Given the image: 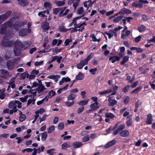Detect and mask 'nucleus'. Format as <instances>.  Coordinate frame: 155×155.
<instances>
[{"instance_id": "nucleus-1", "label": "nucleus", "mask_w": 155, "mask_h": 155, "mask_svg": "<svg viewBox=\"0 0 155 155\" xmlns=\"http://www.w3.org/2000/svg\"><path fill=\"white\" fill-rule=\"evenodd\" d=\"M10 18L9 20L2 25L0 27V33L1 35L5 34L6 32V30L8 28L12 27V19Z\"/></svg>"}, {"instance_id": "nucleus-2", "label": "nucleus", "mask_w": 155, "mask_h": 155, "mask_svg": "<svg viewBox=\"0 0 155 155\" xmlns=\"http://www.w3.org/2000/svg\"><path fill=\"white\" fill-rule=\"evenodd\" d=\"M14 46V52L15 56H19L21 54V51L23 49L22 42L18 40L13 42Z\"/></svg>"}, {"instance_id": "nucleus-3", "label": "nucleus", "mask_w": 155, "mask_h": 155, "mask_svg": "<svg viewBox=\"0 0 155 155\" xmlns=\"http://www.w3.org/2000/svg\"><path fill=\"white\" fill-rule=\"evenodd\" d=\"M27 24V22L26 21H16L14 24H13L12 23V27H13L14 29L16 31H18L20 29V28L24 26Z\"/></svg>"}, {"instance_id": "nucleus-4", "label": "nucleus", "mask_w": 155, "mask_h": 155, "mask_svg": "<svg viewBox=\"0 0 155 155\" xmlns=\"http://www.w3.org/2000/svg\"><path fill=\"white\" fill-rule=\"evenodd\" d=\"M31 31V29L23 28L19 31V35L21 36H24L27 35L28 33H30Z\"/></svg>"}, {"instance_id": "nucleus-5", "label": "nucleus", "mask_w": 155, "mask_h": 155, "mask_svg": "<svg viewBox=\"0 0 155 155\" xmlns=\"http://www.w3.org/2000/svg\"><path fill=\"white\" fill-rule=\"evenodd\" d=\"M1 45L4 47H9L13 45V41H12L2 40Z\"/></svg>"}, {"instance_id": "nucleus-6", "label": "nucleus", "mask_w": 155, "mask_h": 155, "mask_svg": "<svg viewBox=\"0 0 155 155\" xmlns=\"http://www.w3.org/2000/svg\"><path fill=\"white\" fill-rule=\"evenodd\" d=\"M125 127L124 124H122L120 125L117 130L114 131L113 134L114 135H117L120 132L122 131Z\"/></svg>"}, {"instance_id": "nucleus-7", "label": "nucleus", "mask_w": 155, "mask_h": 155, "mask_svg": "<svg viewBox=\"0 0 155 155\" xmlns=\"http://www.w3.org/2000/svg\"><path fill=\"white\" fill-rule=\"evenodd\" d=\"M84 14H83L81 16L77 17H76L73 18V19L72 20V22L69 24V25H68V27H71V26H72V25H73V24H74V26H76V25L77 20L80 19L82 17L84 16Z\"/></svg>"}, {"instance_id": "nucleus-8", "label": "nucleus", "mask_w": 155, "mask_h": 155, "mask_svg": "<svg viewBox=\"0 0 155 155\" xmlns=\"http://www.w3.org/2000/svg\"><path fill=\"white\" fill-rule=\"evenodd\" d=\"M14 62L12 60H9L7 62L6 66L9 70L13 69L14 68Z\"/></svg>"}, {"instance_id": "nucleus-9", "label": "nucleus", "mask_w": 155, "mask_h": 155, "mask_svg": "<svg viewBox=\"0 0 155 155\" xmlns=\"http://www.w3.org/2000/svg\"><path fill=\"white\" fill-rule=\"evenodd\" d=\"M108 101L109 102L108 105L109 106H114L117 103V101L115 99H112L110 97H109Z\"/></svg>"}, {"instance_id": "nucleus-10", "label": "nucleus", "mask_w": 155, "mask_h": 155, "mask_svg": "<svg viewBox=\"0 0 155 155\" xmlns=\"http://www.w3.org/2000/svg\"><path fill=\"white\" fill-rule=\"evenodd\" d=\"M116 143V141L115 140H113L108 142L104 146V147L105 149H107L114 145Z\"/></svg>"}, {"instance_id": "nucleus-11", "label": "nucleus", "mask_w": 155, "mask_h": 155, "mask_svg": "<svg viewBox=\"0 0 155 155\" xmlns=\"http://www.w3.org/2000/svg\"><path fill=\"white\" fill-rule=\"evenodd\" d=\"M49 23L46 21L43 22L41 24V28L44 30L47 31L50 28Z\"/></svg>"}, {"instance_id": "nucleus-12", "label": "nucleus", "mask_w": 155, "mask_h": 155, "mask_svg": "<svg viewBox=\"0 0 155 155\" xmlns=\"http://www.w3.org/2000/svg\"><path fill=\"white\" fill-rule=\"evenodd\" d=\"M153 121V118L151 114H149L147 115V120L146 123L147 124H151Z\"/></svg>"}, {"instance_id": "nucleus-13", "label": "nucleus", "mask_w": 155, "mask_h": 155, "mask_svg": "<svg viewBox=\"0 0 155 155\" xmlns=\"http://www.w3.org/2000/svg\"><path fill=\"white\" fill-rule=\"evenodd\" d=\"M83 145L82 142L78 141H76L72 143V145L74 148H77L80 147Z\"/></svg>"}, {"instance_id": "nucleus-14", "label": "nucleus", "mask_w": 155, "mask_h": 155, "mask_svg": "<svg viewBox=\"0 0 155 155\" xmlns=\"http://www.w3.org/2000/svg\"><path fill=\"white\" fill-rule=\"evenodd\" d=\"M120 12L121 14H130L132 13V11L131 10L124 8L121 9L120 10Z\"/></svg>"}, {"instance_id": "nucleus-15", "label": "nucleus", "mask_w": 155, "mask_h": 155, "mask_svg": "<svg viewBox=\"0 0 155 155\" xmlns=\"http://www.w3.org/2000/svg\"><path fill=\"white\" fill-rule=\"evenodd\" d=\"M47 78L49 79H54L55 82H57L58 81V79L60 78V76L58 75H52L48 76Z\"/></svg>"}, {"instance_id": "nucleus-16", "label": "nucleus", "mask_w": 155, "mask_h": 155, "mask_svg": "<svg viewBox=\"0 0 155 155\" xmlns=\"http://www.w3.org/2000/svg\"><path fill=\"white\" fill-rule=\"evenodd\" d=\"M129 134L130 133L128 131L125 130L120 132V135L122 137H125L128 136Z\"/></svg>"}, {"instance_id": "nucleus-17", "label": "nucleus", "mask_w": 155, "mask_h": 155, "mask_svg": "<svg viewBox=\"0 0 155 155\" xmlns=\"http://www.w3.org/2000/svg\"><path fill=\"white\" fill-rule=\"evenodd\" d=\"M19 5L22 7H25L28 3V0H18Z\"/></svg>"}, {"instance_id": "nucleus-18", "label": "nucleus", "mask_w": 155, "mask_h": 155, "mask_svg": "<svg viewBox=\"0 0 155 155\" xmlns=\"http://www.w3.org/2000/svg\"><path fill=\"white\" fill-rule=\"evenodd\" d=\"M23 49H26L28 48L31 45V43L30 42H28V41H26L22 43Z\"/></svg>"}, {"instance_id": "nucleus-19", "label": "nucleus", "mask_w": 155, "mask_h": 155, "mask_svg": "<svg viewBox=\"0 0 155 155\" xmlns=\"http://www.w3.org/2000/svg\"><path fill=\"white\" fill-rule=\"evenodd\" d=\"M16 104V103H15V101H11L8 104V107L9 108H13L14 109H16V107H17Z\"/></svg>"}, {"instance_id": "nucleus-20", "label": "nucleus", "mask_w": 155, "mask_h": 155, "mask_svg": "<svg viewBox=\"0 0 155 155\" xmlns=\"http://www.w3.org/2000/svg\"><path fill=\"white\" fill-rule=\"evenodd\" d=\"M114 58H115V60L112 61H111V62L112 63H114L116 61H119L120 59V57L116 56H113L110 57L109 58V60L110 61H111Z\"/></svg>"}, {"instance_id": "nucleus-21", "label": "nucleus", "mask_w": 155, "mask_h": 155, "mask_svg": "<svg viewBox=\"0 0 155 155\" xmlns=\"http://www.w3.org/2000/svg\"><path fill=\"white\" fill-rule=\"evenodd\" d=\"M84 77V75L81 72H80L76 76L75 78L77 80H81L83 79Z\"/></svg>"}, {"instance_id": "nucleus-22", "label": "nucleus", "mask_w": 155, "mask_h": 155, "mask_svg": "<svg viewBox=\"0 0 155 155\" xmlns=\"http://www.w3.org/2000/svg\"><path fill=\"white\" fill-rule=\"evenodd\" d=\"M61 149L63 150H66L67 148H69L70 147L69 143L67 142L64 143L61 145Z\"/></svg>"}, {"instance_id": "nucleus-23", "label": "nucleus", "mask_w": 155, "mask_h": 155, "mask_svg": "<svg viewBox=\"0 0 155 155\" xmlns=\"http://www.w3.org/2000/svg\"><path fill=\"white\" fill-rule=\"evenodd\" d=\"M19 114L20 115L19 117V121L21 122H22L25 119L26 116L25 114H22V112L21 111H20Z\"/></svg>"}, {"instance_id": "nucleus-24", "label": "nucleus", "mask_w": 155, "mask_h": 155, "mask_svg": "<svg viewBox=\"0 0 155 155\" xmlns=\"http://www.w3.org/2000/svg\"><path fill=\"white\" fill-rule=\"evenodd\" d=\"M85 64H86L84 63V61L83 60H82L77 64V68L78 69H81Z\"/></svg>"}, {"instance_id": "nucleus-25", "label": "nucleus", "mask_w": 155, "mask_h": 155, "mask_svg": "<svg viewBox=\"0 0 155 155\" xmlns=\"http://www.w3.org/2000/svg\"><path fill=\"white\" fill-rule=\"evenodd\" d=\"M105 117L107 118H110L111 119H113L115 117V115L111 113H106L105 114Z\"/></svg>"}, {"instance_id": "nucleus-26", "label": "nucleus", "mask_w": 155, "mask_h": 155, "mask_svg": "<svg viewBox=\"0 0 155 155\" xmlns=\"http://www.w3.org/2000/svg\"><path fill=\"white\" fill-rule=\"evenodd\" d=\"M129 59V57L128 56L126 55L123 58V61L120 62V64L121 65H123L125 63L127 62Z\"/></svg>"}, {"instance_id": "nucleus-27", "label": "nucleus", "mask_w": 155, "mask_h": 155, "mask_svg": "<svg viewBox=\"0 0 155 155\" xmlns=\"http://www.w3.org/2000/svg\"><path fill=\"white\" fill-rule=\"evenodd\" d=\"M44 6L46 9L50 10L51 8V5L49 2H45L44 3Z\"/></svg>"}, {"instance_id": "nucleus-28", "label": "nucleus", "mask_w": 155, "mask_h": 155, "mask_svg": "<svg viewBox=\"0 0 155 155\" xmlns=\"http://www.w3.org/2000/svg\"><path fill=\"white\" fill-rule=\"evenodd\" d=\"M143 88V87L142 86H139L138 87H137L134 89L133 91H132L130 93L131 94H133L137 93L140 90H141L142 88Z\"/></svg>"}, {"instance_id": "nucleus-29", "label": "nucleus", "mask_w": 155, "mask_h": 155, "mask_svg": "<svg viewBox=\"0 0 155 155\" xmlns=\"http://www.w3.org/2000/svg\"><path fill=\"white\" fill-rule=\"evenodd\" d=\"M132 6L133 7L137 8H141L143 7V5L141 4H137L136 2H134L132 4Z\"/></svg>"}, {"instance_id": "nucleus-30", "label": "nucleus", "mask_w": 155, "mask_h": 155, "mask_svg": "<svg viewBox=\"0 0 155 155\" xmlns=\"http://www.w3.org/2000/svg\"><path fill=\"white\" fill-rule=\"evenodd\" d=\"M111 89H108L104 91L100 92H99V94L101 95H103L104 94H106L108 93H110L112 92Z\"/></svg>"}, {"instance_id": "nucleus-31", "label": "nucleus", "mask_w": 155, "mask_h": 155, "mask_svg": "<svg viewBox=\"0 0 155 155\" xmlns=\"http://www.w3.org/2000/svg\"><path fill=\"white\" fill-rule=\"evenodd\" d=\"M137 29L140 32L144 31L146 30V27L143 25H140L138 27Z\"/></svg>"}, {"instance_id": "nucleus-32", "label": "nucleus", "mask_w": 155, "mask_h": 155, "mask_svg": "<svg viewBox=\"0 0 155 155\" xmlns=\"http://www.w3.org/2000/svg\"><path fill=\"white\" fill-rule=\"evenodd\" d=\"M130 86L129 85H127L122 89V91L124 93H126L129 92Z\"/></svg>"}, {"instance_id": "nucleus-33", "label": "nucleus", "mask_w": 155, "mask_h": 155, "mask_svg": "<svg viewBox=\"0 0 155 155\" xmlns=\"http://www.w3.org/2000/svg\"><path fill=\"white\" fill-rule=\"evenodd\" d=\"M88 100L87 99L85 100H82L78 103V104L79 105H81V106H84L86 105L88 102Z\"/></svg>"}, {"instance_id": "nucleus-34", "label": "nucleus", "mask_w": 155, "mask_h": 155, "mask_svg": "<svg viewBox=\"0 0 155 155\" xmlns=\"http://www.w3.org/2000/svg\"><path fill=\"white\" fill-rule=\"evenodd\" d=\"M123 18V16H120L116 17L113 20L114 23H117L120 21L122 18Z\"/></svg>"}, {"instance_id": "nucleus-35", "label": "nucleus", "mask_w": 155, "mask_h": 155, "mask_svg": "<svg viewBox=\"0 0 155 155\" xmlns=\"http://www.w3.org/2000/svg\"><path fill=\"white\" fill-rule=\"evenodd\" d=\"M60 8L61 9L60 10V12L58 15V16L59 17H63L64 16V15H63V12L65 10V9L67 8V7H64Z\"/></svg>"}, {"instance_id": "nucleus-36", "label": "nucleus", "mask_w": 155, "mask_h": 155, "mask_svg": "<svg viewBox=\"0 0 155 155\" xmlns=\"http://www.w3.org/2000/svg\"><path fill=\"white\" fill-rule=\"evenodd\" d=\"M56 94L55 91L51 90L50 91L48 94V98H51L52 97L54 96Z\"/></svg>"}, {"instance_id": "nucleus-37", "label": "nucleus", "mask_w": 155, "mask_h": 155, "mask_svg": "<svg viewBox=\"0 0 155 155\" xmlns=\"http://www.w3.org/2000/svg\"><path fill=\"white\" fill-rule=\"evenodd\" d=\"M47 132L46 131L44 132L42 134L41 137V140L43 141H45L46 140L47 137Z\"/></svg>"}, {"instance_id": "nucleus-38", "label": "nucleus", "mask_w": 155, "mask_h": 155, "mask_svg": "<svg viewBox=\"0 0 155 155\" xmlns=\"http://www.w3.org/2000/svg\"><path fill=\"white\" fill-rule=\"evenodd\" d=\"M90 107L94 111H95L99 109V106H96V105H94V104H92L90 105Z\"/></svg>"}, {"instance_id": "nucleus-39", "label": "nucleus", "mask_w": 155, "mask_h": 155, "mask_svg": "<svg viewBox=\"0 0 155 155\" xmlns=\"http://www.w3.org/2000/svg\"><path fill=\"white\" fill-rule=\"evenodd\" d=\"M76 96L75 94H71L69 95L68 98V100H73L75 99Z\"/></svg>"}, {"instance_id": "nucleus-40", "label": "nucleus", "mask_w": 155, "mask_h": 155, "mask_svg": "<svg viewBox=\"0 0 155 155\" xmlns=\"http://www.w3.org/2000/svg\"><path fill=\"white\" fill-rule=\"evenodd\" d=\"M135 77L134 76H133L131 78V77L130 76L128 75L127 77L126 80L127 81H128L129 83L132 82L134 80Z\"/></svg>"}, {"instance_id": "nucleus-41", "label": "nucleus", "mask_w": 155, "mask_h": 155, "mask_svg": "<svg viewBox=\"0 0 155 155\" xmlns=\"http://www.w3.org/2000/svg\"><path fill=\"white\" fill-rule=\"evenodd\" d=\"M59 31L61 32H65L68 30V29H66L63 26H60L59 27Z\"/></svg>"}, {"instance_id": "nucleus-42", "label": "nucleus", "mask_w": 155, "mask_h": 155, "mask_svg": "<svg viewBox=\"0 0 155 155\" xmlns=\"http://www.w3.org/2000/svg\"><path fill=\"white\" fill-rule=\"evenodd\" d=\"M74 104V101H72L71 102L67 101L65 102V104L68 107H70L73 105Z\"/></svg>"}, {"instance_id": "nucleus-43", "label": "nucleus", "mask_w": 155, "mask_h": 155, "mask_svg": "<svg viewBox=\"0 0 155 155\" xmlns=\"http://www.w3.org/2000/svg\"><path fill=\"white\" fill-rule=\"evenodd\" d=\"M91 54H90L88 55L87 58L83 61H84V63L87 64H88V61L91 59Z\"/></svg>"}, {"instance_id": "nucleus-44", "label": "nucleus", "mask_w": 155, "mask_h": 155, "mask_svg": "<svg viewBox=\"0 0 155 155\" xmlns=\"http://www.w3.org/2000/svg\"><path fill=\"white\" fill-rule=\"evenodd\" d=\"M77 28H78L77 27L76 25L74 26V28H71L68 29V30H71V33H73L77 32L78 31V29Z\"/></svg>"}, {"instance_id": "nucleus-45", "label": "nucleus", "mask_w": 155, "mask_h": 155, "mask_svg": "<svg viewBox=\"0 0 155 155\" xmlns=\"http://www.w3.org/2000/svg\"><path fill=\"white\" fill-rule=\"evenodd\" d=\"M61 9L59 8H54L53 10V14L55 15H57L58 13L60 12Z\"/></svg>"}, {"instance_id": "nucleus-46", "label": "nucleus", "mask_w": 155, "mask_h": 155, "mask_svg": "<svg viewBox=\"0 0 155 155\" xmlns=\"http://www.w3.org/2000/svg\"><path fill=\"white\" fill-rule=\"evenodd\" d=\"M90 139V137L89 135L85 136L82 138V141L83 142H85L88 141Z\"/></svg>"}, {"instance_id": "nucleus-47", "label": "nucleus", "mask_w": 155, "mask_h": 155, "mask_svg": "<svg viewBox=\"0 0 155 155\" xmlns=\"http://www.w3.org/2000/svg\"><path fill=\"white\" fill-rule=\"evenodd\" d=\"M55 128L54 126H50L48 129V134H50L52 132V131H54V130Z\"/></svg>"}, {"instance_id": "nucleus-48", "label": "nucleus", "mask_w": 155, "mask_h": 155, "mask_svg": "<svg viewBox=\"0 0 155 155\" xmlns=\"http://www.w3.org/2000/svg\"><path fill=\"white\" fill-rule=\"evenodd\" d=\"M49 11L50 10L48 9H47L46 10H45L39 12L38 13V15L39 16H40L41 15V14H42V13L44 14L46 13L47 14H49L50 13Z\"/></svg>"}, {"instance_id": "nucleus-49", "label": "nucleus", "mask_w": 155, "mask_h": 155, "mask_svg": "<svg viewBox=\"0 0 155 155\" xmlns=\"http://www.w3.org/2000/svg\"><path fill=\"white\" fill-rule=\"evenodd\" d=\"M142 20L143 21H145L148 20L149 19L148 17L145 14H143L141 15Z\"/></svg>"}, {"instance_id": "nucleus-50", "label": "nucleus", "mask_w": 155, "mask_h": 155, "mask_svg": "<svg viewBox=\"0 0 155 155\" xmlns=\"http://www.w3.org/2000/svg\"><path fill=\"white\" fill-rule=\"evenodd\" d=\"M55 150V149L54 148H53L51 150H47L46 152L49 155H53L54 154L53 151Z\"/></svg>"}, {"instance_id": "nucleus-51", "label": "nucleus", "mask_w": 155, "mask_h": 155, "mask_svg": "<svg viewBox=\"0 0 155 155\" xmlns=\"http://www.w3.org/2000/svg\"><path fill=\"white\" fill-rule=\"evenodd\" d=\"M56 4L57 6H60L64 5L65 4V2L63 1H57L56 2Z\"/></svg>"}, {"instance_id": "nucleus-52", "label": "nucleus", "mask_w": 155, "mask_h": 155, "mask_svg": "<svg viewBox=\"0 0 155 155\" xmlns=\"http://www.w3.org/2000/svg\"><path fill=\"white\" fill-rule=\"evenodd\" d=\"M78 14L81 15L84 12L83 7H80L79 9L77 11Z\"/></svg>"}, {"instance_id": "nucleus-53", "label": "nucleus", "mask_w": 155, "mask_h": 155, "mask_svg": "<svg viewBox=\"0 0 155 155\" xmlns=\"http://www.w3.org/2000/svg\"><path fill=\"white\" fill-rule=\"evenodd\" d=\"M45 110L43 108H41L35 112V114H42L43 113Z\"/></svg>"}, {"instance_id": "nucleus-54", "label": "nucleus", "mask_w": 155, "mask_h": 155, "mask_svg": "<svg viewBox=\"0 0 155 155\" xmlns=\"http://www.w3.org/2000/svg\"><path fill=\"white\" fill-rule=\"evenodd\" d=\"M133 121L132 119H130L129 120L127 121L126 123L127 126L128 127L131 126L132 124Z\"/></svg>"}, {"instance_id": "nucleus-55", "label": "nucleus", "mask_w": 155, "mask_h": 155, "mask_svg": "<svg viewBox=\"0 0 155 155\" xmlns=\"http://www.w3.org/2000/svg\"><path fill=\"white\" fill-rule=\"evenodd\" d=\"M130 98L129 96H127L126 98L124 100V103L125 104H128L130 102Z\"/></svg>"}, {"instance_id": "nucleus-56", "label": "nucleus", "mask_w": 155, "mask_h": 155, "mask_svg": "<svg viewBox=\"0 0 155 155\" xmlns=\"http://www.w3.org/2000/svg\"><path fill=\"white\" fill-rule=\"evenodd\" d=\"M97 68H95L94 69H91L89 70V72L91 74L95 75L96 74V72L97 71Z\"/></svg>"}, {"instance_id": "nucleus-57", "label": "nucleus", "mask_w": 155, "mask_h": 155, "mask_svg": "<svg viewBox=\"0 0 155 155\" xmlns=\"http://www.w3.org/2000/svg\"><path fill=\"white\" fill-rule=\"evenodd\" d=\"M64 128V124L63 122L60 123L58 126V128L60 130H62Z\"/></svg>"}, {"instance_id": "nucleus-58", "label": "nucleus", "mask_w": 155, "mask_h": 155, "mask_svg": "<svg viewBox=\"0 0 155 155\" xmlns=\"http://www.w3.org/2000/svg\"><path fill=\"white\" fill-rule=\"evenodd\" d=\"M43 64V61H41L40 62L36 61L34 63V65L35 66H38L42 65Z\"/></svg>"}, {"instance_id": "nucleus-59", "label": "nucleus", "mask_w": 155, "mask_h": 155, "mask_svg": "<svg viewBox=\"0 0 155 155\" xmlns=\"http://www.w3.org/2000/svg\"><path fill=\"white\" fill-rule=\"evenodd\" d=\"M77 2H74L73 4V6L74 7L75 9H76L77 6L78 5L80 0H76Z\"/></svg>"}, {"instance_id": "nucleus-60", "label": "nucleus", "mask_w": 155, "mask_h": 155, "mask_svg": "<svg viewBox=\"0 0 155 155\" xmlns=\"http://www.w3.org/2000/svg\"><path fill=\"white\" fill-rule=\"evenodd\" d=\"M141 39V36L140 35H139L138 36L135 38L134 40L135 42L136 43H138L140 41Z\"/></svg>"}, {"instance_id": "nucleus-61", "label": "nucleus", "mask_w": 155, "mask_h": 155, "mask_svg": "<svg viewBox=\"0 0 155 155\" xmlns=\"http://www.w3.org/2000/svg\"><path fill=\"white\" fill-rule=\"evenodd\" d=\"M84 109V107L83 106H82L81 107H79L77 110V113L78 114H80V113H81L83 111Z\"/></svg>"}, {"instance_id": "nucleus-62", "label": "nucleus", "mask_w": 155, "mask_h": 155, "mask_svg": "<svg viewBox=\"0 0 155 155\" xmlns=\"http://www.w3.org/2000/svg\"><path fill=\"white\" fill-rule=\"evenodd\" d=\"M12 11L11 10H9L6 12L4 14L5 16L7 18H8L11 14Z\"/></svg>"}, {"instance_id": "nucleus-63", "label": "nucleus", "mask_w": 155, "mask_h": 155, "mask_svg": "<svg viewBox=\"0 0 155 155\" xmlns=\"http://www.w3.org/2000/svg\"><path fill=\"white\" fill-rule=\"evenodd\" d=\"M71 41L72 40H71V39H66L64 42L65 46H66L68 45L69 44V43L71 42Z\"/></svg>"}, {"instance_id": "nucleus-64", "label": "nucleus", "mask_w": 155, "mask_h": 155, "mask_svg": "<svg viewBox=\"0 0 155 155\" xmlns=\"http://www.w3.org/2000/svg\"><path fill=\"white\" fill-rule=\"evenodd\" d=\"M138 81H136L132 84L130 86V87L132 88H134L135 87L137 84H138Z\"/></svg>"}]
</instances>
